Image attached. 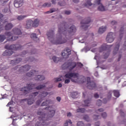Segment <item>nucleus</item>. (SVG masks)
Segmentation results:
<instances>
[{
    "mask_svg": "<svg viewBox=\"0 0 126 126\" xmlns=\"http://www.w3.org/2000/svg\"><path fill=\"white\" fill-rule=\"evenodd\" d=\"M99 115H94L93 116L94 118V120H98V119H99Z\"/></svg>",
    "mask_w": 126,
    "mask_h": 126,
    "instance_id": "nucleus-54",
    "label": "nucleus"
},
{
    "mask_svg": "<svg viewBox=\"0 0 126 126\" xmlns=\"http://www.w3.org/2000/svg\"><path fill=\"white\" fill-rule=\"evenodd\" d=\"M58 4L60 5V6H63V5H65V2L63 1H60L58 2Z\"/></svg>",
    "mask_w": 126,
    "mask_h": 126,
    "instance_id": "nucleus-42",
    "label": "nucleus"
},
{
    "mask_svg": "<svg viewBox=\"0 0 126 126\" xmlns=\"http://www.w3.org/2000/svg\"><path fill=\"white\" fill-rule=\"evenodd\" d=\"M76 62H70L68 63H65L62 65V68L63 69H66L67 68L70 71H71L73 68L76 67Z\"/></svg>",
    "mask_w": 126,
    "mask_h": 126,
    "instance_id": "nucleus-7",
    "label": "nucleus"
},
{
    "mask_svg": "<svg viewBox=\"0 0 126 126\" xmlns=\"http://www.w3.org/2000/svg\"><path fill=\"white\" fill-rule=\"evenodd\" d=\"M33 21L31 20H28L26 22V24L25 25V28L27 29H30L31 27H33Z\"/></svg>",
    "mask_w": 126,
    "mask_h": 126,
    "instance_id": "nucleus-16",
    "label": "nucleus"
},
{
    "mask_svg": "<svg viewBox=\"0 0 126 126\" xmlns=\"http://www.w3.org/2000/svg\"><path fill=\"white\" fill-rule=\"evenodd\" d=\"M79 74L76 72H68L64 76L65 78H68L65 80V84H68L70 82V80L72 82H76L78 79Z\"/></svg>",
    "mask_w": 126,
    "mask_h": 126,
    "instance_id": "nucleus-5",
    "label": "nucleus"
},
{
    "mask_svg": "<svg viewBox=\"0 0 126 126\" xmlns=\"http://www.w3.org/2000/svg\"><path fill=\"white\" fill-rule=\"evenodd\" d=\"M112 45H107L106 44H103L99 48V52L100 53H102V52H104V51H107V50H110L111 48H112Z\"/></svg>",
    "mask_w": 126,
    "mask_h": 126,
    "instance_id": "nucleus-13",
    "label": "nucleus"
},
{
    "mask_svg": "<svg viewBox=\"0 0 126 126\" xmlns=\"http://www.w3.org/2000/svg\"><path fill=\"white\" fill-rule=\"evenodd\" d=\"M38 94H39V93L36 92L32 93V97H36V96H37V95H38Z\"/></svg>",
    "mask_w": 126,
    "mask_h": 126,
    "instance_id": "nucleus-51",
    "label": "nucleus"
},
{
    "mask_svg": "<svg viewBox=\"0 0 126 126\" xmlns=\"http://www.w3.org/2000/svg\"><path fill=\"white\" fill-rule=\"evenodd\" d=\"M5 48L7 49L2 54V56H4L5 57H9V56H11L12 54H13V51H18L19 50H21V49H23V46L19 44H13L10 46H8V45H6L5 46Z\"/></svg>",
    "mask_w": 126,
    "mask_h": 126,
    "instance_id": "nucleus-3",
    "label": "nucleus"
},
{
    "mask_svg": "<svg viewBox=\"0 0 126 126\" xmlns=\"http://www.w3.org/2000/svg\"><path fill=\"white\" fill-rule=\"evenodd\" d=\"M83 119L85 121H86V122H89L90 121L89 117L87 115H85Z\"/></svg>",
    "mask_w": 126,
    "mask_h": 126,
    "instance_id": "nucleus-41",
    "label": "nucleus"
},
{
    "mask_svg": "<svg viewBox=\"0 0 126 126\" xmlns=\"http://www.w3.org/2000/svg\"><path fill=\"white\" fill-rule=\"evenodd\" d=\"M36 54V49H33L31 52H29V55H34Z\"/></svg>",
    "mask_w": 126,
    "mask_h": 126,
    "instance_id": "nucleus-47",
    "label": "nucleus"
},
{
    "mask_svg": "<svg viewBox=\"0 0 126 126\" xmlns=\"http://www.w3.org/2000/svg\"><path fill=\"white\" fill-rule=\"evenodd\" d=\"M14 6L18 8V7H20L23 5V3H24V1L23 0H15L14 2Z\"/></svg>",
    "mask_w": 126,
    "mask_h": 126,
    "instance_id": "nucleus-14",
    "label": "nucleus"
},
{
    "mask_svg": "<svg viewBox=\"0 0 126 126\" xmlns=\"http://www.w3.org/2000/svg\"><path fill=\"white\" fill-rule=\"evenodd\" d=\"M111 25H117V22L115 21H112L111 23Z\"/></svg>",
    "mask_w": 126,
    "mask_h": 126,
    "instance_id": "nucleus-56",
    "label": "nucleus"
},
{
    "mask_svg": "<svg viewBox=\"0 0 126 126\" xmlns=\"http://www.w3.org/2000/svg\"><path fill=\"white\" fill-rule=\"evenodd\" d=\"M69 27L67 24H62L61 27H59V33L60 35L56 39H54V31L50 30L47 33L48 39L54 45H61L64 44L67 42V38L66 36H63V34L64 35V33L68 32L71 35H74L76 32V27L74 25H72Z\"/></svg>",
    "mask_w": 126,
    "mask_h": 126,
    "instance_id": "nucleus-1",
    "label": "nucleus"
},
{
    "mask_svg": "<svg viewBox=\"0 0 126 126\" xmlns=\"http://www.w3.org/2000/svg\"><path fill=\"white\" fill-rule=\"evenodd\" d=\"M84 104L83 105V107H86L89 106L91 103V98H88L87 100H84Z\"/></svg>",
    "mask_w": 126,
    "mask_h": 126,
    "instance_id": "nucleus-24",
    "label": "nucleus"
},
{
    "mask_svg": "<svg viewBox=\"0 0 126 126\" xmlns=\"http://www.w3.org/2000/svg\"><path fill=\"white\" fill-rule=\"evenodd\" d=\"M48 94L49 93H48V92H43L41 93L39 96L42 101H43L44 100V98H45V97L46 96H48Z\"/></svg>",
    "mask_w": 126,
    "mask_h": 126,
    "instance_id": "nucleus-23",
    "label": "nucleus"
},
{
    "mask_svg": "<svg viewBox=\"0 0 126 126\" xmlns=\"http://www.w3.org/2000/svg\"><path fill=\"white\" fill-rule=\"evenodd\" d=\"M31 66L29 65H26L20 67L19 71V72H24V71H28L30 69Z\"/></svg>",
    "mask_w": 126,
    "mask_h": 126,
    "instance_id": "nucleus-15",
    "label": "nucleus"
},
{
    "mask_svg": "<svg viewBox=\"0 0 126 126\" xmlns=\"http://www.w3.org/2000/svg\"><path fill=\"white\" fill-rule=\"evenodd\" d=\"M112 98V91H109L107 94V100L110 101Z\"/></svg>",
    "mask_w": 126,
    "mask_h": 126,
    "instance_id": "nucleus-34",
    "label": "nucleus"
},
{
    "mask_svg": "<svg viewBox=\"0 0 126 126\" xmlns=\"http://www.w3.org/2000/svg\"><path fill=\"white\" fill-rule=\"evenodd\" d=\"M13 28V24L11 23H7L4 27L5 30H10Z\"/></svg>",
    "mask_w": 126,
    "mask_h": 126,
    "instance_id": "nucleus-21",
    "label": "nucleus"
},
{
    "mask_svg": "<svg viewBox=\"0 0 126 126\" xmlns=\"http://www.w3.org/2000/svg\"><path fill=\"white\" fill-rule=\"evenodd\" d=\"M13 34L11 33L10 32H5V35L4 34H0V43H2L5 39H6V36L7 37H11Z\"/></svg>",
    "mask_w": 126,
    "mask_h": 126,
    "instance_id": "nucleus-11",
    "label": "nucleus"
},
{
    "mask_svg": "<svg viewBox=\"0 0 126 126\" xmlns=\"http://www.w3.org/2000/svg\"><path fill=\"white\" fill-rule=\"evenodd\" d=\"M57 100L58 101V102H61V100H62V98H61V97L58 96L57 97Z\"/></svg>",
    "mask_w": 126,
    "mask_h": 126,
    "instance_id": "nucleus-58",
    "label": "nucleus"
},
{
    "mask_svg": "<svg viewBox=\"0 0 126 126\" xmlns=\"http://www.w3.org/2000/svg\"><path fill=\"white\" fill-rule=\"evenodd\" d=\"M119 49H120V43L117 42L115 44V47H114V49L113 50V54L116 55L118 53V52H119Z\"/></svg>",
    "mask_w": 126,
    "mask_h": 126,
    "instance_id": "nucleus-18",
    "label": "nucleus"
},
{
    "mask_svg": "<svg viewBox=\"0 0 126 126\" xmlns=\"http://www.w3.org/2000/svg\"><path fill=\"white\" fill-rule=\"evenodd\" d=\"M101 117H102L103 119H106V118H107V113H106V112H103L101 114Z\"/></svg>",
    "mask_w": 126,
    "mask_h": 126,
    "instance_id": "nucleus-46",
    "label": "nucleus"
},
{
    "mask_svg": "<svg viewBox=\"0 0 126 126\" xmlns=\"http://www.w3.org/2000/svg\"><path fill=\"white\" fill-rule=\"evenodd\" d=\"M42 99L40 98V100H38L36 102V105H37V106H39V105H40V104H41V102H42Z\"/></svg>",
    "mask_w": 126,
    "mask_h": 126,
    "instance_id": "nucleus-50",
    "label": "nucleus"
},
{
    "mask_svg": "<svg viewBox=\"0 0 126 126\" xmlns=\"http://www.w3.org/2000/svg\"><path fill=\"white\" fill-rule=\"evenodd\" d=\"M52 60L54 63H59V62H60V60H61V59L59 57L53 56L52 58Z\"/></svg>",
    "mask_w": 126,
    "mask_h": 126,
    "instance_id": "nucleus-29",
    "label": "nucleus"
},
{
    "mask_svg": "<svg viewBox=\"0 0 126 126\" xmlns=\"http://www.w3.org/2000/svg\"><path fill=\"white\" fill-rule=\"evenodd\" d=\"M96 104L98 107L102 105V101L101 100H98L96 102Z\"/></svg>",
    "mask_w": 126,
    "mask_h": 126,
    "instance_id": "nucleus-44",
    "label": "nucleus"
},
{
    "mask_svg": "<svg viewBox=\"0 0 126 126\" xmlns=\"http://www.w3.org/2000/svg\"><path fill=\"white\" fill-rule=\"evenodd\" d=\"M70 14V12L69 11H65V14H67V15H69V14Z\"/></svg>",
    "mask_w": 126,
    "mask_h": 126,
    "instance_id": "nucleus-59",
    "label": "nucleus"
},
{
    "mask_svg": "<svg viewBox=\"0 0 126 126\" xmlns=\"http://www.w3.org/2000/svg\"><path fill=\"white\" fill-rule=\"evenodd\" d=\"M93 4L91 3V1L90 0H87L86 3L84 4L85 6H87L89 5V6H91Z\"/></svg>",
    "mask_w": 126,
    "mask_h": 126,
    "instance_id": "nucleus-35",
    "label": "nucleus"
},
{
    "mask_svg": "<svg viewBox=\"0 0 126 126\" xmlns=\"http://www.w3.org/2000/svg\"><path fill=\"white\" fill-rule=\"evenodd\" d=\"M77 126H84V124H83V122L80 121L77 123Z\"/></svg>",
    "mask_w": 126,
    "mask_h": 126,
    "instance_id": "nucleus-43",
    "label": "nucleus"
},
{
    "mask_svg": "<svg viewBox=\"0 0 126 126\" xmlns=\"http://www.w3.org/2000/svg\"><path fill=\"white\" fill-rule=\"evenodd\" d=\"M18 39V36H12L10 38L8 39V41H11L12 42L13 41H15Z\"/></svg>",
    "mask_w": 126,
    "mask_h": 126,
    "instance_id": "nucleus-32",
    "label": "nucleus"
},
{
    "mask_svg": "<svg viewBox=\"0 0 126 126\" xmlns=\"http://www.w3.org/2000/svg\"><path fill=\"white\" fill-rule=\"evenodd\" d=\"M3 17V15L0 13V21H1V18Z\"/></svg>",
    "mask_w": 126,
    "mask_h": 126,
    "instance_id": "nucleus-62",
    "label": "nucleus"
},
{
    "mask_svg": "<svg viewBox=\"0 0 126 126\" xmlns=\"http://www.w3.org/2000/svg\"><path fill=\"white\" fill-rule=\"evenodd\" d=\"M34 102V100L33 98H30L27 100V103L28 105H32V104H33Z\"/></svg>",
    "mask_w": 126,
    "mask_h": 126,
    "instance_id": "nucleus-33",
    "label": "nucleus"
},
{
    "mask_svg": "<svg viewBox=\"0 0 126 126\" xmlns=\"http://www.w3.org/2000/svg\"><path fill=\"white\" fill-rule=\"evenodd\" d=\"M97 9L99 10V11H105V10H106L105 7H104L102 4H100V5L98 7Z\"/></svg>",
    "mask_w": 126,
    "mask_h": 126,
    "instance_id": "nucleus-30",
    "label": "nucleus"
},
{
    "mask_svg": "<svg viewBox=\"0 0 126 126\" xmlns=\"http://www.w3.org/2000/svg\"><path fill=\"white\" fill-rule=\"evenodd\" d=\"M110 55V52H107L104 55H103V58L105 60H106V59H108L109 56Z\"/></svg>",
    "mask_w": 126,
    "mask_h": 126,
    "instance_id": "nucleus-39",
    "label": "nucleus"
},
{
    "mask_svg": "<svg viewBox=\"0 0 126 126\" xmlns=\"http://www.w3.org/2000/svg\"><path fill=\"white\" fill-rule=\"evenodd\" d=\"M71 95L72 98L75 99V98H77V97H78V93L77 92H73L71 93Z\"/></svg>",
    "mask_w": 126,
    "mask_h": 126,
    "instance_id": "nucleus-26",
    "label": "nucleus"
},
{
    "mask_svg": "<svg viewBox=\"0 0 126 126\" xmlns=\"http://www.w3.org/2000/svg\"><path fill=\"white\" fill-rule=\"evenodd\" d=\"M59 81H62V78H55V82H59Z\"/></svg>",
    "mask_w": 126,
    "mask_h": 126,
    "instance_id": "nucleus-53",
    "label": "nucleus"
},
{
    "mask_svg": "<svg viewBox=\"0 0 126 126\" xmlns=\"http://www.w3.org/2000/svg\"><path fill=\"white\" fill-rule=\"evenodd\" d=\"M87 88L91 90L95 89L96 88V84L95 82L93 81H91V78L89 77H87Z\"/></svg>",
    "mask_w": 126,
    "mask_h": 126,
    "instance_id": "nucleus-8",
    "label": "nucleus"
},
{
    "mask_svg": "<svg viewBox=\"0 0 126 126\" xmlns=\"http://www.w3.org/2000/svg\"><path fill=\"white\" fill-rule=\"evenodd\" d=\"M12 101H10L8 103V104H7V106H10V105H12Z\"/></svg>",
    "mask_w": 126,
    "mask_h": 126,
    "instance_id": "nucleus-60",
    "label": "nucleus"
},
{
    "mask_svg": "<svg viewBox=\"0 0 126 126\" xmlns=\"http://www.w3.org/2000/svg\"><path fill=\"white\" fill-rule=\"evenodd\" d=\"M37 74V72L36 71H31L30 72H28L27 73V76H28L29 77H31L32 76H35L34 79L35 80H39V81H42V80H45V77L42 75H36Z\"/></svg>",
    "mask_w": 126,
    "mask_h": 126,
    "instance_id": "nucleus-6",
    "label": "nucleus"
},
{
    "mask_svg": "<svg viewBox=\"0 0 126 126\" xmlns=\"http://www.w3.org/2000/svg\"><path fill=\"white\" fill-rule=\"evenodd\" d=\"M100 126V122H97L95 123V126Z\"/></svg>",
    "mask_w": 126,
    "mask_h": 126,
    "instance_id": "nucleus-61",
    "label": "nucleus"
},
{
    "mask_svg": "<svg viewBox=\"0 0 126 126\" xmlns=\"http://www.w3.org/2000/svg\"><path fill=\"white\" fill-rule=\"evenodd\" d=\"M66 122L68 123H69V124H70L71 125V124H72V122H71V120H68L67 121H66Z\"/></svg>",
    "mask_w": 126,
    "mask_h": 126,
    "instance_id": "nucleus-64",
    "label": "nucleus"
},
{
    "mask_svg": "<svg viewBox=\"0 0 126 126\" xmlns=\"http://www.w3.org/2000/svg\"><path fill=\"white\" fill-rule=\"evenodd\" d=\"M103 103H104V104H106L107 103V99L106 98H104L103 99Z\"/></svg>",
    "mask_w": 126,
    "mask_h": 126,
    "instance_id": "nucleus-63",
    "label": "nucleus"
},
{
    "mask_svg": "<svg viewBox=\"0 0 126 126\" xmlns=\"http://www.w3.org/2000/svg\"><path fill=\"white\" fill-rule=\"evenodd\" d=\"M113 93H114V96L117 98H119L120 97V92L119 91L114 90Z\"/></svg>",
    "mask_w": 126,
    "mask_h": 126,
    "instance_id": "nucleus-28",
    "label": "nucleus"
},
{
    "mask_svg": "<svg viewBox=\"0 0 126 126\" xmlns=\"http://www.w3.org/2000/svg\"><path fill=\"white\" fill-rule=\"evenodd\" d=\"M31 38H32V39H33L34 41H36V42H39V38L37 37L36 33H32L31 34Z\"/></svg>",
    "mask_w": 126,
    "mask_h": 126,
    "instance_id": "nucleus-25",
    "label": "nucleus"
},
{
    "mask_svg": "<svg viewBox=\"0 0 126 126\" xmlns=\"http://www.w3.org/2000/svg\"><path fill=\"white\" fill-rule=\"evenodd\" d=\"M115 34L114 32H109L108 33L107 37L106 38V40L107 43H113L115 40Z\"/></svg>",
    "mask_w": 126,
    "mask_h": 126,
    "instance_id": "nucleus-10",
    "label": "nucleus"
},
{
    "mask_svg": "<svg viewBox=\"0 0 126 126\" xmlns=\"http://www.w3.org/2000/svg\"><path fill=\"white\" fill-rule=\"evenodd\" d=\"M123 34H124V27L121 28L120 30V36L122 37V36H123Z\"/></svg>",
    "mask_w": 126,
    "mask_h": 126,
    "instance_id": "nucleus-40",
    "label": "nucleus"
},
{
    "mask_svg": "<svg viewBox=\"0 0 126 126\" xmlns=\"http://www.w3.org/2000/svg\"><path fill=\"white\" fill-rule=\"evenodd\" d=\"M106 29H107V28L104 26L99 28L98 31V34H103V33L106 31Z\"/></svg>",
    "mask_w": 126,
    "mask_h": 126,
    "instance_id": "nucleus-22",
    "label": "nucleus"
},
{
    "mask_svg": "<svg viewBox=\"0 0 126 126\" xmlns=\"http://www.w3.org/2000/svg\"><path fill=\"white\" fill-rule=\"evenodd\" d=\"M77 65H78V66L79 67H80V68H81V67H82L83 66V64H82L80 62H78L77 63Z\"/></svg>",
    "mask_w": 126,
    "mask_h": 126,
    "instance_id": "nucleus-48",
    "label": "nucleus"
},
{
    "mask_svg": "<svg viewBox=\"0 0 126 126\" xmlns=\"http://www.w3.org/2000/svg\"><path fill=\"white\" fill-rule=\"evenodd\" d=\"M101 3V0H95V3L94 4V5L95 4H100Z\"/></svg>",
    "mask_w": 126,
    "mask_h": 126,
    "instance_id": "nucleus-52",
    "label": "nucleus"
},
{
    "mask_svg": "<svg viewBox=\"0 0 126 126\" xmlns=\"http://www.w3.org/2000/svg\"><path fill=\"white\" fill-rule=\"evenodd\" d=\"M2 12H4V13H11V12L10 11V9L5 8L2 10Z\"/></svg>",
    "mask_w": 126,
    "mask_h": 126,
    "instance_id": "nucleus-31",
    "label": "nucleus"
},
{
    "mask_svg": "<svg viewBox=\"0 0 126 126\" xmlns=\"http://www.w3.org/2000/svg\"><path fill=\"white\" fill-rule=\"evenodd\" d=\"M86 110L85 108H79L77 110V113H85Z\"/></svg>",
    "mask_w": 126,
    "mask_h": 126,
    "instance_id": "nucleus-36",
    "label": "nucleus"
},
{
    "mask_svg": "<svg viewBox=\"0 0 126 126\" xmlns=\"http://www.w3.org/2000/svg\"><path fill=\"white\" fill-rule=\"evenodd\" d=\"M48 102V100H46V101H44L42 102V103L41 104V106H48V103H47Z\"/></svg>",
    "mask_w": 126,
    "mask_h": 126,
    "instance_id": "nucleus-49",
    "label": "nucleus"
},
{
    "mask_svg": "<svg viewBox=\"0 0 126 126\" xmlns=\"http://www.w3.org/2000/svg\"><path fill=\"white\" fill-rule=\"evenodd\" d=\"M51 109H52L51 107L45 108V110H49V111L48 115L44 114L43 111H38L37 112V115L38 116H40V117H39L38 118L39 122L36 123L35 126H37V125H38V126H48V125H49V120H50V119H52V118H53V117H54L56 114V111L54 110H51Z\"/></svg>",
    "mask_w": 126,
    "mask_h": 126,
    "instance_id": "nucleus-2",
    "label": "nucleus"
},
{
    "mask_svg": "<svg viewBox=\"0 0 126 126\" xmlns=\"http://www.w3.org/2000/svg\"><path fill=\"white\" fill-rule=\"evenodd\" d=\"M34 84L32 83H30V84H27V87H24L21 88V91L23 92L24 95H26L28 94L32 89H36L37 90H41V89H43L44 87H46L45 85H40L36 87H35Z\"/></svg>",
    "mask_w": 126,
    "mask_h": 126,
    "instance_id": "nucleus-4",
    "label": "nucleus"
},
{
    "mask_svg": "<svg viewBox=\"0 0 126 126\" xmlns=\"http://www.w3.org/2000/svg\"><path fill=\"white\" fill-rule=\"evenodd\" d=\"M12 32L14 35H21V34H22L21 30L17 28L13 29Z\"/></svg>",
    "mask_w": 126,
    "mask_h": 126,
    "instance_id": "nucleus-17",
    "label": "nucleus"
},
{
    "mask_svg": "<svg viewBox=\"0 0 126 126\" xmlns=\"http://www.w3.org/2000/svg\"><path fill=\"white\" fill-rule=\"evenodd\" d=\"M52 4L51 3L46 2L43 4V7H50L51 6Z\"/></svg>",
    "mask_w": 126,
    "mask_h": 126,
    "instance_id": "nucleus-37",
    "label": "nucleus"
},
{
    "mask_svg": "<svg viewBox=\"0 0 126 126\" xmlns=\"http://www.w3.org/2000/svg\"><path fill=\"white\" fill-rule=\"evenodd\" d=\"M21 61H22L21 58H17L15 60H12L11 61V63H12V65H15V64L19 63Z\"/></svg>",
    "mask_w": 126,
    "mask_h": 126,
    "instance_id": "nucleus-19",
    "label": "nucleus"
},
{
    "mask_svg": "<svg viewBox=\"0 0 126 126\" xmlns=\"http://www.w3.org/2000/svg\"><path fill=\"white\" fill-rule=\"evenodd\" d=\"M27 61L30 62L31 63L32 62H34V61H35V59L34 58V57H32V58H29V59H27L26 60Z\"/></svg>",
    "mask_w": 126,
    "mask_h": 126,
    "instance_id": "nucleus-45",
    "label": "nucleus"
},
{
    "mask_svg": "<svg viewBox=\"0 0 126 126\" xmlns=\"http://www.w3.org/2000/svg\"><path fill=\"white\" fill-rule=\"evenodd\" d=\"M8 1V0H5L2 2V5H5L6 4V3Z\"/></svg>",
    "mask_w": 126,
    "mask_h": 126,
    "instance_id": "nucleus-55",
    "label": "nucleus"
},
{
    "mask_svg": "<svg viewBox=\"0 0 126 126\" xmlns=\"http://www.w3.org/2000/svg\"><path fill=\"white\" fill-rule=\"evenodd\" d=\"M90 22H91L90 18L85 19L81 22V24L82 25L81 27L83 29H84V30H87L88 27H89V26H88V24H89Z\"/></svg>",
    "mask_w": 126,
    "mask_h": 126,
    "instance_id": "nucleus-9",
    "label": "nucleus"
},
{
    "mask_svg": "<svg viewBox=\"0 0 126 126\" xmlns=\"http://www.w3.org/2000/svg\"><path fill=\"white\" fill-rule=\"evenodd\" d=\"M94 98H98L99 97V94H98L96 93L94 94Z\"/></svg>",
    "mask_w": 126,
    "mask_h": 126,
    "instance_id": "nucleus-57",
    "label": "nucleus"
},
{
    "mask_svg": "<svg viewBox=\"0 0 126 126\" xmlns=\"http://www.w3.org/2000/svg\"><path fill=\"white\" fill-rule=\"evenodd\" d=\"M39 23H40V20L35 19L34 21H32V27H38Z\"/></svg>",
    "mask_w": 126,
    "mask_h": 126,
    "instance_id": "nucleus-20",
    "label": "nucleus"
},
{
    "mask_svg": "<svg viewBox=\"0 0 126 126\" xmlns=\"http://www.w3.org/2000/svg\"><path fill=\"white\" fill-rule=\"evenodd\" d=\"M28 16V15H20V16H18L17 17V19L18 20H23V19H24V18H26V17H27Z\"/></svg>",
    "mask_w": 126,
    "mask_h": 126,
    "instance_id": "nucleus-27",
    "label": "nucleus"
},
{
    "mask_svg": "<svg viewBox=\"0 0 126 126\" xmlns=\"http://www.w3.org/2000/svg\"><path fill=\"white\" fill-rule=\"evenodd\" d=\"M70 55H71V51L68 48L63 50L62 52V56L64 59H67Z\"/></svg>",
    "mask_w": 126,
    "mask_h": 126,
    "instance_id": "nucleus-12",
    "label": "nucleus"
},
{
    "mask_svg": "<svg viewBox=\"0 0 126 126\" xmlns=\"http://www.w3.org/2000/svg\"><path fill=\"white\" fill-rule=\"evenodd\" d=\"M56 11H57L56 8H53L50 9L49 11L46 12V13H53V12H56Z\"/></svg>",
    "mask_w": 126,
    "mask_h": 126,
    "instance_id": "nucleus-38",
    "label": "nucleus"
}]
</instances>
